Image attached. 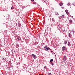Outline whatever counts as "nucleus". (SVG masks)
Here are the masks:
<instances>
[{"label":"nucleus","mask_w":75,"mask_h":75,"mask_svg":"<svg viewBox=\"0 0 75 75\" xmlns=\"http://www.w3.org/2000/svg\"><path fill=\"white\" fill-rule=\"evenodd\" d=\"M3 59H4V58H3Z\"/></svg>","instance_id":"7c9ffc66"},{"label":"nucleus","mask_w":75,"mask_h":75,"mask_svg":"<svg viewBox=\"0 0 75 75\" xmlns=\"http://www.w3.org/2000/svg\"><path fill=\"white\" fill-rule=\"evenodd\" d=\"M35 44H37H37L35 43Z\"/></svg>","instance_id":"c756f323"},{"label":"nucleus","mask_w":75,"mask_h":75,"mask_svg":"<svg viewBox=\"0 0 75 75\" xmlns=\"http://www.w3.org/2000/svg\"><path fill=\"white\" fill-rule=\"evenodd\" d=\"M70 4H71L70 3H69L67 4V6H69Z\"/></svg>","instance_id":"2eb2a0df"},{"label":"nucleus","mask_w":75,"mask_h":75,"mask_svg":"<svg viewBox=\"0 0 75 75\" xmlns=\"http://www.w3.org/2000/svg\"><path fill=\"white\" fill-rule=\"evenodd\" d=\"M13 50H11V51H12V52H13Z\"/></svg>","instance_id":"bb28decb"},{"label":"nucleus","mask_w":75,"mask_h":75,"mask_svg":"<svg viewBox=\"0 0 75 75\" xmlns=\"http://www.w3.org/2000/svg\"><path fill=\"white\" fill-rule=\"evenodd\" d=\"M71 32H73V33H75V32L74 31V30H71Z\"/></svg>","instance_id":"a211bd4d"},{"label":"nucleus","mask_w":75,"mask_h":75,"mask_svg":"<svg viewBox=\"0 0 75 75\" xmlns=\"http://www.w3.org/2000/svg\"><path fill=\"white\" fill-rule=\"evenodd\" d=\"M31 1H34V0H31Z\"/></svg>","instance_id":"5701e85b"},{"label":"nucleus","mask_w":75,"mask_h":75,"mask_svg":"<svg viewBox=\"0 0 75 75\" xmlns=\"http://www.w3.org/2000/svg\"><path fill=\"white\" fill-rule=\"evenodd\" d=\"M63 32H64V33H65V30H63Z\"/></svg>","instance_id":"aec40b11"},{"label":"nucleus","mask_w":75,"mask_h":75,"mask_svg":"<svg viewBox=\"0 0 75 75\" xmlns=\"http://www.w3.org/2000/svg\"><path fill=\"white\" fill-rule=\"evenodd\" d=\"M62 18H65V16H64V15H63L62 16Z\"/></svg>","instance_id":"9d476101"},{"label":"nucleus","mask_w":75,"mask_h":75,"mask_svg":"<svg viewBox=\"0 0 75 75\" xmlns=\"http://www.w3.org/2000/svg\"><path fill=\"white\" fill-rule=\"evenodd\" d=\"M70 42H69V41H68V46H69V45H70Z\"/></svg>","instance_id":"0eeeda50"},{"label":"nucleus","mask_w":75,"mask_h":75,"mask_svg":"<svg viewBox=\"0 0 75 75\" xmlns=\"http://www.w3.org/2000/svg\"><path fill=\"white\" fill-rule=\"evenodd\" d=\"M67 57L65 56H64L63 57V60H62V62H64L66 63V62H67Z\"/></svg>","instance_id":"f257e3e1"},{"label":"nucleus","mask_w":75,"mask_h":75,"mask_svg":"<svg viewBox=\"0 0 75 75\" xmlns=\"http://www.w3.org/2000/svg\"><path fill=\"white\" fill-rule=\"evenodd\" d=\"M51 52H53V51H51Z\"/></svg>","instance_id":"393cba45"},{"label":"nucleus","mask_w":75,"mask_h":75,"mask_svg":"<svg viewBox=\"0 0 75 75\" xmlns=\"http://www.w3.org/2000/svg\"><path fill=\"white\" fill-rule=\"evenodd\" d=\"M65 12L67 14H69V13L68 12V10H65Z\"/></svg>","instance_id":"39448f33"},{"label":"nucleus","mask_w":75,"mask_h":75,"mask_svg":"<svg viewBox=\"0 0 75 75\" xmlns=\"http://www.w3.org/2000/svg\"><path fill=\"white\" fill-rule=\"evenodd\" d=\"M33 4H37V2H34L33 3Z\"/></svg>","instance_id":"ddd939ff"},{"label":"nucleus","mask_w":75,"mask_h":75,"mask_svg":"<svg viewBox=\"0 0 75 75\" xmlns=\"http://www.w3.org/2000/svg\"><path fill=\"white\" fill-rule=\"evenodd\" d=\"M59 25H58V27H59Z\"/></svg>","instance_id":"cd10ccee"},{"label":"nucleus","mask_w":75,"mask_h":75,"mask_svg":"<svg viewBox=\"0 0 75 75\" xmlns=\"http://www.w3.org/2000/svg\"><path fill=\"white\" fill-rule=\"evenodd\" d=\"M52 21H53V22H55V20H54V18L52 19Z\"/></svg>","instance_id":"1a4fd4ad"},{"label":"nucleus","mask_w":75,"mask_h":75,"mask_svg":"<svg viewBox=\"0 0 75 75\" xmlns=\"http://www.w3.org/2000/svg\"><path fill=\"white\" fill-rule=\"evenodd\" d=\"M51 64H52V66H53V65H54V64H53V63H52V62H51Z\"/></svg>","instance_id":"6ab92c4d"},{"label":"nucleus","mask_w":75,"mask_h":75,"mask_svg":"<svg viewBox=\"0 0 75 75\" xmlns=\"http://www.w3.org/2000/svg\"><path fill=\"white\" fill-rule=\"evenodd\" d=\"M44 68L46 69V68H47V67L45 66Z\"/></svg>","instance_id":"412c9836"},{"label":"nucleus","mask_w":75,"mask_h":75,"mask_svg":"<svg viewBox=\"0 0 75 75\" xmlns=\"http://www.w3.org/2000/svg\"><path fill=\"white\" fill-rule=\"evenodd\" d=\"M64 44L65 45H66L67 44V41L66 40L64 41Z\"/></svg>","instance_id":"423d86ee"},{"label":"nucleus","mask_w":75,"mask_h":75,"mask_svg":"<svg viewBox=\"0 0 75 75\" xmlns=\"http://www.w3.org/2000/svg\"><path fill=\"white\" fill-rule=\"evenodd\" d=\"M70 36H71V34H70V33H69V37H70V38L71 37Z\"/></svg>","instance_id":"f3484780"},{"label":"nucleus","mask_w":75,"mask_h":75,"mask_svg":"<svg viewBox=\"0 0 75 75\" xmlns=\"http://www.w3.org/2000/svg\"><path fill=\"white\" fill-rule=\"evenodd\" d=\"M49 74H50V75H52V74H51V73H49Z\"/></svg>","instance_id":"4be33fe9"},{"label":"nucleus","mask_w":75,"mask_h":75,"mask_svg":"<svg viewBox=\"0 0 75 75\" xmlns=\"http://www.w3.org/2000/svg\"><path fill=\"white\" fill-rule=\"evenodd\" d=\"M11 10H13V9H14V7H13V6H12L11 7Z\"/></svg>","instance_id":"dca6fc26"},{"label":"nucleus","mask_w":75,"mask_h":75,"mask_svg":"<svg viewBox=\"0 0 75 75\" xmlns=\"http://www.w3.org/2000/svg\"><path fill=\"white\" fill-rule=\"evenodd\" d=\"M17 65H18V63H17Z\"/></svg>","instance_id":"c85d7f7f"},{"label":"nucleus","mask_w":75,"mask_h":75,"mask_svg":"<svg viewBox=\"0 0 75 75\" xmlns=\"http://www.w3.org/2000/svg\"><path fill=\"white\" fill-rule=\"evenodd\" d=\"M32 56H33V58H34V59H36V58H37V56H36L35 55L33 54H32Z\"/></svg>","instance_id":"7ed1b4c3"},{"label":"nucleus","mask_w":75,"mask_h":75,"mask_svg":"<svg viewBox=\"0 0 75 75\" xmlns=\"http://www.w3.org/2000/svg\"><path fill=\"white\" fill-rule=\"evenodd\" d=\"M69 21L70 23H72V20H69Z\"/></svg>","instance_id":"4468645a"},{"label":"nucleus","mask_w":75,"mask_h":75,"mask_svg":"<svg viewBox=\"0 0 75 75\" xmlns=\"http://www.w3.org/2000/svg\"><path fill=\"white\" fill-rule=\"evenodd\" d=\"M53 62V59H52L50 60V62Z\"/></svg>","instance_id":"f8f14e48"},{"label":"nucleus","mask_w":75,"mask_h":75,"mask_svg":"<svg viewBox=\"0 0 75 75\" xmlns=\"http://www.w3.org/2000/svg\"><path fill=\"white\" fill-rule=\"evenodd\" d=\"M45 49V51H48L49 49H50L49 47H48L47 46H45L44 47Z\"/></svg>","instance_id":"f03ea898"},{"label":"nucleus","mask_w":75,"mask_h":75,"mask_svg":"<svg viewBox=\"0 0 75 75\" xmlns=\"http://www.w3.org/2000/svg\"><path fill=\"white\" fill-rule=\"evenodd\" d=\"M55 14H56V15H57V16H58V12H55Z\"/></svg>","instance_id":"9b49d317"},{"label":"nucleus","mask_w":75,"mask_h":75,"mask_svg":"<svg viewBox=\"0 0 75 75\" xmlns=\"http://www.w3.org/2000/svg\"><path fill=\"white\" fill-rule=\"evenodd\" d=\"M71 17H72V18H73V16H71Z\"/></svg>","instance_id":"a878e982"},{"label":"nucleus","mask_w":75,"mask_h":75,"mask_svg":"<svg viewBox=\"0 0 75 75\" xmlns=\"http://www.w3.org/2000/svg\"><path fill=\"white\" fill-rule=\"evenodd\" d=\"M20 39H19V38H18V40H21V39H20V38H19Z\"/></svg>","instance_id":"b1692460"},{"label":"nucleus","mask_w":75,"mask_h":75,"mask_svg":"<svg viewBox=\"0 0 75 75\" xmlns=\"http://www.w3.org/2000/svg\"><path fill=\"white\" fill-rule=\"evenodd\" d=\"M62 50L63 51H64L65 50H66V47H65L64 46H63L62 47Z\"/></svg>","instance_id":"20e7f679"},{"label":"nucleus","mask_w":75,"mask_h":75,"mask_svg":"<svg viewBox=\"0 0 75 75\" xmlns=\"http://www.w3.org/2000/svg\"><path fill=\"white\" fill-rule=\"evenodd\" d=\"M63 4L62 3H60L59 4V5L60 6H62V5Z\"/></svg>","instance_id":"6e6552de"}]
</instances>
